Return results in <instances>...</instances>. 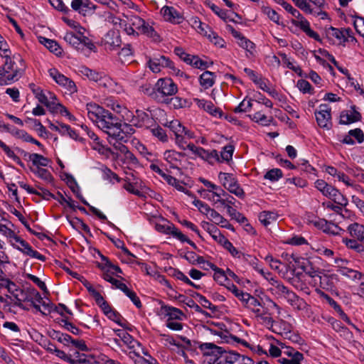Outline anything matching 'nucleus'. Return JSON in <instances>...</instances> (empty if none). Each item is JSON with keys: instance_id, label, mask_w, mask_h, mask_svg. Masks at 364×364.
I'll return each instance as SVG.
<instances>
[{"instance_id": "obj_1", "label": "nucleus", "mask_w": 364, "mask_h": 364, "mask_svg": "<svg viewBox=\"0 0 364 364\" xmlns=\"http://www.w3.org/2000/svg\"><path fill=\"white\" fill-rule=\"evenodd\" d=\"M150 90L149 92V89H146V93L158 102L162 103L177 92L178 87L171 78L165 77L159 79Z\"/></svg>"}, {"instance_id": "obj_2", "label": "nucleus", "mask_w": 364, "mask_h": 364, "mask_svg": "<svg viewBox=\"0 0 364 364\" xmlns=\"http://www.w3.org/2000/svg\"><path fill=\"white\" fill-rule=\"evenodd\" d=\"M218 180L228 191L240 199L245 198V193L233 173L221 171L218 173Z\"/></svg>"}, {"instance_id": "obj_3", "label": "nucleus", "mask_w": 364, "mask_h": 364, "mask_svg": "<svg viewBox=\"0 0 364 364\" xmlns=\"http://www.w3.org/2000/svg\"><path fill=\"white\" fill-rule=\"evenodd\" d=\"M120 124V119L109 110H107L106 116H104L102 121H101L100 129L107 134L109 137L112 139L116 133L119 132L118 130Z\"/></svg>"}, {"instance_id": "obj_4", "label": "nucleus", "mask_w": 364, "mask_h": 364, "mask_svg": "<svg viewBox=\"0 0 364 364\" xmlns=\"http://www.w3.org/2000/svg\"><path fill=\"white\" fill-rule=\"evenodd\" d=\"M11 50L10 53L1 55L2 58H5L4 64L1 66V68H4L6 75L14 73L16 70H23L24 71L25 62L22 57L18 54L14 55L11 58Z\"/></svg>"}, {"instance_id": "obj_5", "label": "nucleus", "mask_w": 364, "mask_h": 364, "mask_svg": "<svg viewBox=\"0 0 364 364\" xmlns=\"http://www.w3.org/2000/svg\"><path fill=\"white\" fill-rule=\"evenodd\" d=\"M314 114L319 127L326 130L331 129V109L328 105H320L319 110H316Z\"/></svg>"}, {"instance_id": "obj_6", "label": "nucleus", "mask_w": 364, "mask_h": 364, "mask_svg": "<svg viewBox=\"0 0 364 364\" xmlns=\"http://www.w3.org/2000/svg\"><path fill=\"white\" fill-rule=\"evenodd\" d=\"M339 281V277L336 274L322 273L318 279L321 288L336 295L338 294L336 286Z\"/></svg>"}, {"instance_id": "obj_7", "label": "nucleus", "mask_w": 364, "mask_h": 364, "mask_svg": "<svg viewBox=\"0 0 364 364\" xmlns=\"http://www.w3.org/2000/svg\"><path fill=\"white\" fill-rule=\"evenodd\" d=\"M131 122H132L133 126L136 127H146L147 129L154 125L155 120L147 112L141 109H136L135 114L132 116Z\"/></svg>"}, {"instance_id": "obj_8", "label": "nucleus", "mask_w": 364, "mask_h": 364, "mask_svg": "<svg viewBox=\"0 0 364 364\" xmlns=\"http://www.w3.org/2000/svg\"><path fill=\"white\" fill-rule=\"evenodd\" d=\"M312 223L316 228L321 230L326 234L338 235H340L341 232H345V230L338 225L335 224L332 221H328L324 218H319Z\"/></svg>"}, {"instance_id": "obj_9", "label": "nucleus", "mask_w": 364, "mask_h": 364, "mask_svg": "<svg viewBox=\"0 0 364 364\" xmlns=\"http://www.w3.org/2000/svg\"><path fill=\"white\" fill-rule=\"evenodd\" d=\"M15 241L16 242H18L21 245V247L17 245H14V247L19 250L24 255H28L31 257L37 259L42 262H44L46 260V257L41 255L37 250H33L31 245L26 240H23L20 237H15Z\"/></svg>"}, {"instance_id": "obj_10", "label": "nucleus", "mask_w": 364, "mask_h": 364, "mask_svg": "<svg viewBox=\"0 0 364 364\" xmlns=\"http://www.w3.org/2000/svg\"><path fill=\"white\" fill-rule=\"evenodd\" d=\"M199 348L203 356H212L213 358H218V359L223 358L226 353V349L213 343H203L199 345Z\"/></svg>"}, {"instance_id": "obj_11", "label": "nucleus", "mask_w": 364, "mask_h": 364, "mask_svg": "<svg viewBox=\"0 0 364 364\" xmlns=\"http://www.w3.org/2000/svg\"><path fill=\"white\" fill-rule=\"evenodd\" d=\"M350 113H349V111L348 110H343L340 113V124L348 125L361 120L362 115L358 111H357L356 106L352 105L350 107Z\"/></svg>"}, {"instance_id": "obj_12", "label": "nucleus", "mask_w": 364, "mask_h": 364, "mask_svg": "<svg viewBox=\"0 0 364 364\" xmlns=\"http://www.w3.org/2000/svg\"><path fill=\"white\" fill-rule=\"evenodd\" d=\"M69 188H70L71 191L75 195V196L85 205H87L90 210L95 215L97 218H99L100 220H106L107 216L102 213L100 210H98L97 208L91 205L87 200L82 196L80 192V188L77 183L76 184H70L69 185Z\"/></svg>"}, {"instance_id": "obj_13", "label": "nucleus", "mask_w": 364, "mask_h": 364, "mask_svg": "<svg viewBox=\"0 0 364 364\" xmlns=\"http://www.w3.org/2000/svg\"><path fill=\"white\" fill-rule=\"evenodd\" d=\"M298 19L300 20L299 21L293 19L291 21L292 24L295 26L299 27L300 29L304 31L309 37L319 43L322 42L320 36L310 28V23L306 18L301 16V17H299Z\"/></svg>"}, {"instance_id": "obj_14", "label": "nucleus", "mask_w": 364, "mask_h": 364, "mask_svg": "<svg viewBox=\"0 0 364 364\" xmlns=\"http://www.w3.org/2000/svg\"><path fill=\"white\" fill-rule=\"evenodd\" d=\"M203 328L211 334L218 336L222 339L224 338L223 336L228 333L227 326L223 322L208 321L207 323L203 326Z\"/></svg>"}, {"instance_id": "obj_15", "label": "nucleus", "mask_w": 364, "mask_h": 364, "mask_svg": "<svg viewBox=\"0 0 364 364\" xmlns=\"http://www.w3.org/2000/svg\"><path fill=\"white\" fill-rule=\"evenodd\" d=\"M133 25L136 26L137 29L148 37L153 38L154 40H157L159 38L154 28L140 17L135 18Z\"/></svg>"}, {"instance_id": "obj_16", "label": "nucleus", "mask_w": 364, "mask_h": 364, "mask_svg": "<svg viewBox=\"0 0 364 364\" xmlns=\"http://www.w3.org/2000/svg\"><path fill=\"white\" fill-rule=\"evenodd\" d=\"M328 188V190H326V191L324 196L331 199L334 203L341 206L346 207L348 205V199L339 191L338 189L331 185H330Z\"/></svg>"}, {"instance_id": "obj_17", "label": "nucleus", "mask_w": 364, "mask_h": 364, "mask_svg": "<svg viewBox=\"0 0 364 364\" xmlns=\"http://www.w3.org/2000/svg\"><path fill=\"white\" fill-rule=\"evenodd\" d=\"M118 131H119V132L116 133L112 139L124 142H127L128 141L127 138L135 132V129L133 126L127 123H121L119 126Z\"/></svg>"}, {"instance_id": "obj_18", "label": "nucleus", "mask_w": 364, "mask_h": 364, "mask_svg": "<svg viewBox=\"0 0 364 364\" xmlns=\"http://www.w3.org/2000/svg\"><path fill=\"white\" fill-rule=\"evenodd\" d=\"M201 226L210 234L212 238L220 245L224 240H225L226 237L221 233L220 230L215 225L208 222L203 221L201 223Z\"/></svg>"}, {"instance_id": "obj_19", "label": "nucleus", "mask_w": 364, "mask_h": 364, "mask_svg": "<svg viewBox=\"0 0 364 364\" xmlns=\"http://www.w3.org/2000/svg\"><path fill=\"white\" fill-rule=\"evenodd\" d=\"M161 12L166 21L173 23H181L182 16L175 8L172 6H164L161 9Z\"/></svg>"}, {"instance_id": "obj_20", "label": "nucleus", "mask_w": 364, "mask_h": 364, "mask_svg": "<svg viewBox=\"0 0 364 364\" xmlns=\"http://www.w3.org/2000/svg\"><path fill=\"white\" fill-rule=\"evenodd\" d=\"M207 266L214 271L213 279L220 285L225 286L230 279H228L226 272L221 268L217 267L212 262H207Z\"/></svg>"}, {"instance_id": "obj_21", "label": "nucleus", "mask_w": 364, "mask_h": 364, "mask_svg": "<svg viewBox=\"0 0 364 364\" xmlns=\"http://www.w3.org/2000/svg\"><path fill=\"white\" fill-rule=\"evenodd\" d=\"M216 75L215 73L205 70L198 77L200 85L207 90L213 86L215 82Z\"/></svg>"}, {"instance_id": "obj_22", "label": "nucleus", "mask_w": 364, "mask_h": 364, "mask_svg": "<svg viewBox=\"0 0 364 364\" xmlns=\"http://www.w3.org/2000/svg\"><path fill=\"white\" fill-rule=\"evenodd\" d=\"M161 311L162 314L168 317V320H182V316H183L181 310L169 305L162 304Z\"/></svg>"}, {"instance_id": "obj_23", "label": "nucleus", "mask_w": 364, "mask_h": 364, "mask_svg": "<svg viewBox=\"0 0 364 364\" xmlns=\"http://www.w3.org/2000/svg\"><path fill=\"white\" fill-rule=\"evenodd\" d=\"M347 231L353 238L359 242L364 241V226L363 225L358 223H351L348 226Z\"/></svg>"}, {"instance_id": "obj_24", "label": "nucleus", "mask_w": 364, "mask_h": 364, "mask_svg": "<svg viewBox=\"0 0 364 364\" xmlns=\"http://www.w3.org/2000/svg\"><path fill=\"white\" fill-rule=\"evenodd\" d=\"M38 40L42 45L55 55L60 56L62 54V48L55 40L49 39L43 36H40Z\"/></svg>"}, {"instance_id": "obj_25", "label": "nucleus", "mask_w": 364, "mask_h": 364, "mask_svg": "<svg viewBox=\"0 0 364 364\" xmlns=\"http://www.w3.org/2000/svg\"><path fill=\"white\" fill-rule=\"evenodd\" d=\"M197 156L208 162L210 164H213V162L211 161L212 159H214L218 162H221L218 152L215 149H213L210 151L207 149H205L203 147H200V149H199L198 153H197Z\"/></svg>"}, {"instance_id": "obj_26", "label": "nucleus", "mask_w": 364, "mask_h": 364, "mask_svg": "<svg viewBox=\"0 0 364 364\" xmlns=\"http://www.w3.org/2000/svg\"><path fill=\"white\" fill-rule=\"evenodd\" d=\"M156 229L160 232L166 235H171L178 240L183 235V233L173 224H171L170 225L156 224Z\"/></svg>"}, {"instance_id": "obj_27", "label": "nucleus", "mask_w": 364, "mask_h": 364, "mask_svg": "<svg viewBox=\"0 0 364 364\" xmlns=\"http://www.w3.org/2000/svg\"><path fill=\"white\" fill-rule=\"evenodd\" d=\"M278 217L279 215L276 212L264 210L259 214L258 219L263 225L267 227L275 222Z\"/></svg>"}, {"instance_id": "obj_28", "label": "nucleus", "mask_w": 364, "mask_h": 364, "mask_svg": "<svg viewBox=\"0 0 364 364\" xmlns=\"http://www.w3.org/2000/svg\"><path fill=\"white\" fill-rule=\"evenodd\" d=\"M31 171L34 173L37 177L41 178L46 182L54 185L55 179L51 173L46 168H30Z\"/></svg>"}, {"instance_id": "obj_29", "label": "nucleus", "mask_w": 364, "mask_h": 364, "mask_svg": "<svg viewBox=\"0 0 364 364\" xmlns=\"http://www.w3.org/2000/svg\"><path fill=\"white\" fill-rule=\"evenodd\" d=\"M49 336L54 340H57L59 343L68 346L70 341H72V337L68 333H64L60 331L52 329L48 331Z\"/></svg>"}, {"instance_id": "obj_30", "label": "nucleus", "mask_w": 364, "mask_h": 364, "mask_svg": "<svg viewBox=\"0 0 364 364\" xmlns=\"http://www.w3.org/2000/svg\"><path fill=\"white\" fill-rule=\"evenodd\" d=\"M115 334L119 336L122 341L128 345L129 348H134V344H136L139 346H141V343L136 341L132 336H131L127 332H124L123 330L121 329H116L114 330Z\"/></svg>"}, {"instance_id": "obj_31", "label": "nucleus", "mask_w": 364, "mask_h": 364, "mask_svg": "<svg viewBox=\"0 0 364 364\" xmlns=\"http://www.w3.org/2000/svg\"><path fill=\"white\" fill-rule=\"evenodd\" d=\"M0 147L4 151L5 154L9 159H12L15 161L18 165H19L22 168H25V164L22 162L20 158L15 154L14 151L10 149L9 146H7L4 141L0 139Z\"/></svg>"}, {"instance_id": "obj_32", "label": "nucleus", "mask_w": 364, "mask_h": 364, "mask_svg": "<svg viewBox=\"0 0 364 364\" xmlns=\"http://www.w3.org/2000/svg\"><path fill=\"white\" fill-rule=\"evenodd\" d=\"M191 295L192 297L198 299V302L200 303L203 308L211 310L213 313H215L218 311V307L216 306L213 305L211 302L201 294L196 291H192V294Z\"/></svg>"}, {"instance_id": "obj_33", "label": "nucleus", "mask_w": 364, "mask_h": 364, "mask_svg": "<svg viewBox=\"0 0 364 364\" xmlns=\"http://www.w3.org/2000/svg\"><path fill=\"white\" fill-rule=\"evenodd\" d=\"M341 275L345 276L353 281L361 280L364 275L358 271L348 267H341L337 270Z\"/></svg>"}, {"instance_id": "obj_34", "label": "nucleus", "mask_w": 364, "mask_h": 364, "mask_svg": "<svg viewBox=\"0 0 364 364\" xmlns=\"http://www.w3.org/2000/svg\"><path fill=\"white\" fill-rule=\"evenodd\" d=\"M306 264L303 267L302 270L309 277H311L315 283L318 282V277L322 274L318 268L314 267L313 264L309 260L305 262Z\"/></svg>"}, {"instance_id": "obj_35", "label": "nucleus", "mask_w": 364, "mask_h": 364, "mask_svg": "<svg viewBox=\"0 0 364 364\" xmlns=\"http://www.w3.org/2000/svg\"><path fill=\"white\" fill-rule=\"evenodd\" d=\"M153 136L156 137L159 141L166 142L168 141V136L166 131L156 122L151 127H148Z\"/></svg>"}, {"instance_id": "obj_36", "label": "nucleus", "mask_w": 364, "mask_h": 364, "mask_svg": "<svg viewBox=\"0 0 364 364\" xmlns=\"http://www.w3.org/2000/svg\"><path fill=\"white\" fill-rule=\"evenodd\" d=\"M237 43L240 47L246 50L250 53L252 54L255 49V44L250 39L247 38L244 35L241 33L240 36L237 38Z\"/></svg>"}, {"instance_id": "obj_37", "label": "nucleus", "mask_w": 364, "mask_h": 364, "mask_svg": "<svg viewBox=\"0 0 364 364\" xmlns=\"http://www.w3.org/2000/svg\"><path fill=\"white\" fill-rule=\"evenodd\" d=\"M162 103L169 105L174 109H180L186 106L187 100L178 96H171L168 97V100H165Z\"/></svg>"}, {"instance_id": "obj_38", "label": "nucleus", "mask_w": 364, "mask_h": 364, "mask_svg": "<svg viewBox=\"0 0 364 364\" xmlns=\"http://www.w3.org/2000/svg\"><path fill=\"white\" fill-rule=\"evenodd\" d=\"M97 306L101 309L103 314L107 317L114 309L100 295L95 300Z\"/></svg>"}, {"instance_id": "obj_39", "label": "nucleus", "mask_w": 364, "mask_h": 364, "mask_svg": "<svg viewBox=\"0 0 364 364\" xmlns=\"http://www.w3.org/2000/svg\"><path fill=\"white\" fill-rule=\"evenodd\" d=\"M58 323L63 328L74 335H79L82 333V331L80 328L68 321V317L61 318Z\"/></svg>"}, {"instance_id": "obj_40", "label": "nucleus", "mask_w": 364, "mask_h": 364, "mask_svg": "<svg viewBox=\"0 0 364 364\" xmlns=\"http://www.w3.org/2000/svg\"><path fill=\"white\" fill-rule=\"evenodd\" d=\"M283 177V172L280 168H274L269 170L264 175V178L271 182H277Z\"/></svg>"}, {"instance_id": "obj_41", "label": "nucleus", "mask_w": 364, "mask_h": 364, "mask_svg": "<svg viewBox=\"0 0 364 364\" xmlns=\"http://www.w3.org/2000/svg\"><path fill=\"white\" fill-rule=\"evenodd\" d=\"M235 151V146L232 144H227L225 145L221 152L220 155H219L221 162L226 161L229 162L232 159V155Z\"/></svg>"}, {"instance_id": "obj_42", "label": "nucleus", "mask_w": 364, "mask_h": 364, "mask_svg": "<svg viewBox=\"0 0 364 364\" xmlns=\"http://www.w3.org/2000/svg\"><path fill=\"white\" fill-rule=\"evenodd\" d=\"M227 211L231 218L235 220L237 223L245 224V222H247V218L242 213L229 205H227Z\"/></svg>"}, {"instance_id": "obj_43", "label": "nucleus", "mask_w": 364, "mask_h": 364, "mask_svg": "<svg viewBox=\"0 0 364 364\" xmlns=\"http://www.w3.org/2000/svg\"><path fill=\"white\" fill-rule=\"evenodd\" d=\"M326 33L328 36H331L338 40H342L343 43L348 41V39L345 36L344 29L330 26L326 30Z\"/></svg>"}, {"instance_id": "obj_44", "label": "nucleus", "mask_w": 364, "mask_h": 364, "mask_svg": "<svg viewBox=\"0 0 364 364\" xmlns=\"http://www.w3.org/2000/svg\"><path fill=\"white\" fill-rule=\"evenodd\" d=\"M64 40L77 50H80L81 41L80 36H76L73 32H67L64 36Z\"/></svg>"}, {"instance_id": "obj_45", "label": "nucleus", "mask_w": 364, "mask_h": 364, "mask_svg": "<svg viewBox=\"0 0 364 364\" xmlns=\"http://www.w3.org/2000/svg\"><path fill=\"white\" fill-rule=\"evenodd\" d=\"M296 166L299 167L301 171L313 174L314 176L317 175L316 169L309 164V161L304 159H300L298 161Z\"/></svg>"}, {"instance_id": "obj_46", "label": "nucleus", "mask_w": 364, "mask_h": 364, "mask_svg": "<svg viewBox=\"0 0 364 364\" xmlns=\"http://www.w3.org/2000/svg\"><path fill=\"white\" fill-rule=\"evenodd\" d=\"M196 101H198V102L203 103L204 105V109L207 112H208L212 115L216 116V114L218 113L220 116L222 114V110L216 107L213 102H208L205 100H199L196 99Z\"/></svg>"}, {"instance_id": "obj_47", "label": "nucleus", "mask_w": 364, "mask_h": 364, "mask_svg": "<svg viewBox=\"0 0 364 364\" xmlns=\"http://www.w3.org/2000/svg\"><path fill=\"white\" fill-rule=\"evenodd\" d=\"M205 5L208 6L212 10V11L214 12L216 15H218L220 18L223 20L229 18L227 11L220 9L219 6H218L216 4L211 2L210 1H206Z\"/></svg>"}, {"instance_id": "obj_48", "label": "nucleus", "mask_w": 364, "mask_h": 364, "mask_svg": "<svg viewBox=\"0 0 364 364\" xmlns=\"http://www.w3.org/2000/svg\"><path fill=\"white\" fill-rule=\"evenodd\" d=\"M276 4L281 5L287 11L290 13L294 17L299 18L301 17L300 12L294 9L290 4L284 0H273Z\"/></svg>"}, {"instance_id": "obj_49", "label": "nucleus", "mask_w": 364, "mask_h": 364, "mask_svg": "<svg viewBox=\"0 0 364 364\" xmlns=\"http://www.w3.org/2000/svg\"><path fill=\"white\" fill-rule=\"evenodd\" d=\"M225 250H227L230 255L237 258H240L242 252H240L236 247H235L232 243L227 238L223 241L220 244Z\"/></svg>"}, {"instance_id": "obj_50", "label": "nucleus", "mask_w": 364, "mask_h": 364, "mask_svg": "<svg viewBox=\"0 0 364 364\" xmlns=\"http://www.w3.org/2000/svg\"><path fill=\"white\" fill-rule=\"evenodd\" d=\"M103 107L95 102H90L86 105L87 116L90 119H93V117L97 116L100 112H102Z\"/></svg>"}, {"instance_id": "obj_51", "label": "nucleus", "mask_w": 364, "mask_h": 364, "mask_svg": "<svg viewBox=\"0 0 364 364\" xmlns=\"http://www.w3.org/2000/svg\"><path fill=\"white\" fill-rule=\"evenodd\" d=\"M49 75L59 85L62 86L67 81V77L60 73L56 68H50L48 70Z\"/></svg>"}, {"instance_id": "obj_52", "label": "nucleus", "mask_w": 364, "mask_h": 364, "mask_svg": "<svg viewBox=\"0 0 364 364\" xmlns=\"http://www.w3.org/2000/svg\"><path fill=\"white\" fill-rule=\"evenodd\" d=\"M31 161L33 165L36 166V168H41V166H47L48 165L50 159L47 157L43 156L41 154L34 153V156Z\"/></svg>"}, {"instance_id": "obj_53", "label": "nucleus", "mask_w": 364, "mask_h": 364, "mask_svg": "<svg viewBox=\"0 0 364 364\" xmlns=\"http://www.w3.org/2000/svg\"><path fill=\"white\" fill-rule=\"evenodd\" d=\"M316 292L321 298L326 300L328 305L333 308L336 312L341 307L333 299L324 291L320 289H316Z\"/></svg>"}, {"instance_id": "obj_54", "label": "nucleus", "mask_w": 364, "mask_h": 364, "mask_svg": "<svg viewBox=\"0 0 364 364\" xmlns=\"http://www.w3.org/2000/svg\"><path fill=\"white\" fill-rule=\"evenodd\" d=\"M296 86L299 88V90H300V92H301L303 94L308 93L310 95H313L314 93L312 86L306 80H304V79L299 80L297 81Z\"/></svg>"}, {"instance_id": "obj_55", "label": "nucleus", "mask_w": 364, "mask_h": 364, "mask_svg": "<svg viewBox=\"0 0 364 364\" xmlns=\"http://www.w3.org/2000/svg\"><path fill=\"white\" fill-rule=\"evenodd\" d=\"M185 156L184 153L178 152L174 150H166L164 153V159L169 163L173 161H178V158L183 157Z\"/></svg>"}, {"instance_id": "obj_56", "label": "nucleus", "mask_w": 364, "mask_h": 364, "mask_svg": "<svg viewBox=\"0 0 364 364\" xmlns=\"http://www.w3.org/2000/svg\"><path fill=\"white\" fill-rule=\"evenodd\" d=\"M102 178L112 183V179L115 180L117 182H120L122 180L117 173L107 167H105V168L102 169Z\"/></svg>"}, {"instance_id": "obj_57", "label": "nucleus", "mask_w": 364, "mask_h": 364, "mask_svg": "<svg viewBox=\"0 0 364 364\" xmlns=\"http://www.w3.org/2000/svg\"><path fill=\"white\" fill-rule=\"evenodd\" d=\"M178 299L180 302H182L184 304H186L187 306L191 308V309H193L196 312L197 311H199V309L200 310V306H198L195 301L193 299H191V298H188L186 296L183 295V294H179L178 296Z\"/></svg>"}, {"instance_id": "obj_58", "label": "nucleus", "mask_w": 364, "mask_h": 364, "mask_svg": "<svg viewBox=\"0 0 364 364\" xmlns=\"http://www.w3.org/2000/svg\"><path fill=\"white\" fill-rule=\"evenodd\" d=\"M48 1L53 7H54L56 10L62 12L64 14H68L70 11V9L64 4L63 0Z\"/></svg>"}, {"instance_id": "obj_59", "label": "nucleus", "mask_w": 364, "mask_h": 364, "mask_svg": "<svg viewBox=\"0 0 364 364\" xmlns=\"http://www.w3.org/2000/svg\"><path fill=\"white\" fill-rule=\"evenodd\" d=\"M254 121L256 122L260 123L262 126H269L271 124L272 122L273 121V118H267V116L264 114H262L260 112H256L253 115Z\"/></svg>"}, {"instance_id": "obj_60", "label": "nucleus", "mask_w": 364, "mask_h": 364, "mask_svg": "<svg viewBox=\"0 0 364 364\" xmlns=\"http://www.w3.org/2000/svg\"><path fill=\"white\" fill-rule=\"evenodd\" d=\"M97 8V5L93 4L90 0H84L82 16H86L93 14Z\"/></svg>"}, {"instance_id": "obj_61", "label": "nucleus", "mask_w": 364, "mask_h": 364, "mask_svg": "<svg viewBox=\"0 0 364 364\" xmlns=\"http://www.w3.org/2000/svg\"><path fill=\"white\" fill-rule=\"evenodd\" d=\"M194 68H197L201 70H205L207 68H210L213 65V61H206L201 59L198 55H196L195 61H194Z\"/></svg>"}, {"instance_id": "obj_62", "label": "nucleus", "mask_w": 364, "mask_h": 364, "mask_svg": "<svg viewBox=\"0 0 364 364\" xmlns=\"http://www.w3.org/2000/svg\"><path fill=\"white\" fill-rule=\"evenodd\" d=\"M242 355L234 350H227L225 353L224 358L225 363L229 364H233L237 362Z\"/></svg>"}, {"instance_id": "obj_63", "label": "nucleus", "mask_w": 364, "mask_h": 364, "mask_svg": "<svg viewBox=\"0 0 364 364\" xmlns=\"http://www.w3.org/2000/svg\"><path fill=\"white\" fill-rule=\"evenodd\" d=\"M263 13L266 14L268 18L273 22L278 25H280L279 19L280 16L276 11L271 9L270 7L266 6L262 9Z\"/></svg>"}, {"instance_id": "obj_64", "label": "nucleus", "mask_w": 364, "mask_h": 364, "mask_svg": "<svg viewBox=\"0 0 364 364\" xmlns=\"http://www.w3.org/2000/svg\"><path fill=\"white\" fill-rule=\"evenodd\" d=\"M193 198H194V200L192 203L193 205L195 207H196L201 213L208 215V212H210L211 208L205 202L196 199V196Z\"/></svg>"}]
</instances>
